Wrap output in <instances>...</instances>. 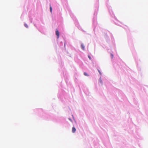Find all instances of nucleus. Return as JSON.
I'll return each instance as SVG.
<instances>
[{
    "label": "nucleus",
    "mask_w": 148,
    "mask_h": 148,
    "mask_svg": "<svg viewBox=\"0 0 148 148\" xmlns=\"http://www.w3.org/2000/svg\"><path fill=\"white\" fill-rule=\"evenodd\" d=\"M56 35L57 36V38H58L60 36V33L58 31L57 29L56 32Z\"/></svg>",
    "instance_id": "1"
},
{
    "label": "nucleus",
    "mask_w": 148,
    "mask_h": 148,
    "mask_svg": "<svg viewBox=\"0 0 148 148\" xmlns=\"http://www.w3.org/2000/svg\"><path fill=\"white\" fill-rule=\"evenodd\" d=\"M76 129L75 127H73L72 128V132L73 133H74L76 131Z\"/></svg>",
    "instance_id": "2"
},
{
    "label": "nucleus",
    "mask_w": 148,
    "mask_h": 148,
    "mask_svg": "<svg viewBox=\"0 0 148 148\" xmlns=\"http://www.w3.org/2000/svg\"><path fill=\"white\" fill-rule=\"evenodd\" d=\"M81 48H82V49H83V50H84V45L83 44H82L81 45Z\"/></svg>",
    "instance_id": "3"
},
{
    "label": "nucleus",
    "mask_w": 148,
    "mask_h": 148,
    "mask_svg": "<svg viewBox=\"0 0 148 148\" xmlns=\"http://www.w3.org/2000/svg\"><path fill=\"white\" fill-rule=\"evenodd\" d=\"M84 75L85 76H89V75L86 72L84 73Z\"/></svg>",
    "instance_id": "4"
},
{
    "label": "nucleus",
    "mask_w": 148,
    "mask_h": 148,
    "mask_svg": "<svg viewBox=\"0 0 148 148\" xmlns=\"http://www.w3.org/2000/svg\"><path fill=\"white\" fill-rule=\"evenodd\" d=\"M24 26L26 28H28V25L26 24V23H25L24 24Z\"/></svg>",
    "instance_id": "5"
},
{
    "label": "nucleus",
    "mask_w": 148,
    "mask_h": 148,
    "mask_svg": "<svg viewBox=\"0 0 148 148\" xmlns=\"http://www.w3.org/2000/svg\"><path fill=\"white\" fill-rule=\"evenodd\" d=\"M50 11H51V12H52V8L51 7V6H50Z\"/></svg>",
    "instance_id": "6"
},
{
    "label": "nucleus",
    "mask_w": 148,
    "mask_h": 148,
    "mask_svg": "<svg viewBox=\"0 0 148 148\" xmlns=\"http://www.w3.org/2000/svg\"><path fill=\"white\" fill-rule=\"evenodd\" d=\"M99 83H100V84H102V80L101 79H100L99 80Z\"/></svg>",
    "instance_id": "7"
},
{
    "label": "nucleus",
    "mask_w": 148,
    "mask_h": 148,
    "mask_svg": "<svg viewBox=\"0 0 148 148\" xmlns=\"http://www.w3.org/2000/svg\"><path fill=\"white\" fill-rule=\"evenodd\" d=\"M88 58H89L90 60H91V57H90V56L89 55H88Z\"/></svg>",
    "instance_id": "8"
},
{
    "label": "nucleus",
    "mask_w": 148,
    "mask_h": 148,
    "mask_svg": "<svg viewBox=\"0 0 148 148\" xmlns=\"http://www.w3.org/2000/svg\"><path fill=\"white\" fill-rule=\"evenodd\" d=\"M111 56L112 58H113V57H114L113 55L112 54H111Z\"/></svg>",
    "instance_id": "9"
},
{
    "label": "nucleus",
    "mask_w": 148,
    "mask_h": 148,
    "mask_svg": "<svg viewBox=\"0 0 148 148\" xmlns=\"http://www.w3.org/2000/svg\"><path fill=\"white\" fill-rule=\"evenodd\" d=\"M69 119L71 120V119Z\"/></svg>",
    "instance_id": "10"
}]
</instances>
